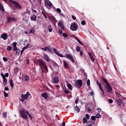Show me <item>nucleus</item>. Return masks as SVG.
<instances>
[{
	"instance_id": "1",
	"label": "nucleus",
	"mask_w": 126,
	"mask_h": 126,
	"mask_svg": "<svg viewBox=\"0 0 126 126\" xmlns=\"http://www.w3.org/2000/svg\"><path fill=\"white\" fill-rule=\"evenodd\" d=\"M20 114L22 118L25 120H27V119H28V116H27V115H28L29 118H31V119L33 118L31 114H30L28 111H26V110H25L24 108L20 110Z\"/></svg>"
},
{
	"instance_id": "2",
	"label": "nucleus",
	"mask_w": 126,
	"mask_h": 126,
	"mask_svg": "<svg viewBox=\"0 0 126 126\" xmlns=\"http://www.w3.org/2000/svg\"><path fill=\"white\" fill-rule=\"evenodd\" d=\"M37 62H38L37 63L38 65L40 66L42 70V72H44L43 68L44 69L45 72H48V67H47V65H46V63H45V62L43 61V60L41 59L38 60Z\"/></svg>"
},
{
	"instance_id": "3",
	"label": "nucleus",
	"mask_w": 126,
	"mask_h": 126,
	"mask_svg": "<svg viewBox=\"0 0 126 126\" xmlns=\"http://www.w3.org/2000/svg\"><path fill=\"white\" fill-rule=\"evenodd\" d=\"M30 93H29V92H27L26 94H21V99H20V101L21 102H24L25 100H27V99H28V97H29V96H30Z\"/></svg>"
},
{
	"instance_id": "4",
	"label": "nucleus",
	"mask_w": 126,
	"mask_h": 126,
	"mask_svg": "<svg viewBox=\"0 0 126 126\" xmlns=\"http://www.w3.org/2000/svg\"><path fill=\"white\" fill-rule=\"evenodd\" d=\"M70 29L72 30V31H76V30L78 29L77 24L75 22L72 23L70 26Z\"/></svg>"
},
{
	"instance_id": "5",
	"label": "nucleus",
	"mask_w": 126,
	"mask_h": 126,
	"mask_svg": "<svg viewBox=\"0 0 126 126\" xmlns=\"http://www.w3.org/2000/svg\"><path fill=\"white\" fill-rule=\"evenodd\" d=\"M75 87H77L78 89H80V88H81V87L82 86V80H78L75 82L74 84Z\"/></svg>"
},
{
	"instance_id": "6",
	"label": "nucleus",
	"mask_w": 126,
	"mask_h": 126,
	"mask_svg": "<svg viewBox=\"0 0 126 126\" xmlns=\"http://www.w3.org/2000/svg\"><path fill=\"white\" fill-rule=\"evenodd\" d=\"M11 2H12V3L15 4V8H17L18 9H21V8H22V7L21 6V5H20L19 4V3L18 2H17V1H13L12 0H11Z\"/></svg>"
},
{
	"instance_id": "7",
	"label": "nucleus",
	"mask_w": 126,
	"mask_h": 126,
	"mask_svg": "<svg viewBox=\"0 0 126 126\" xmlns=\"http://www.w3.org/2000/svg\"><path fill=\"white\" fill-rule=\"evenodd\" d=\"M105 87L107 89V92L108 93H110V92L113 90V88H112V86H111L110 84H108V85H105Z\"/></svg>"
},
{
	"instance_id": "8",
	"label": "nucleus",
	"mask_w": 126,
	"mask_h": 126,
	"mask_svg": "<svg viewBox=\"0 0 126 126\" xmlns=\"http://www.w3.org/2000/svg\"><path fill=\"white\" fill-rule=\"evenodd\" d=\"M17 20L15 18H10L9 17H7V21L6 23H9L10 22H12V21H16Z\"/></svg>"
},
{
	"instance_id": "9",
	"label": "nucleus",
	"mask_w": 126,
	"mask_h": 126,
	"mask_svg": "<svg viewBox=\"0 0 126 126\" xmlns=\"http://www.w3.org/2000/svg\"><path fill=\"white\" fill-rule=\"evenodd\" d=\"M53 51H54V53H55V54H56V55L59 56V57H61V58H63V55L60 54V53L59 52L58 50L56 49V48H53Z\"/></svg>"
},
{
	"instance_id": "10",
	"label": "nucleus",
	"mask_w": 126,
	"mask_h": 126,
	"mask_svg": "<svg viewBox=\"0 0 126 126\" xmlns=\"http://www.w3.org/2000/svg\"><path fill=\"white\" fill-rule=\"evenodd\" d=\"M66 57L67 59L70 60V61H71L72 63H74V59H73V57H72V56H71V55L67 54L66 55Z\"/></svg>"
},
{
	"instance_id": "11",
	"label": "nucleus",
	"mask_w": 126,
	"mask_h": 126,
	"mask_svg": "<svg viewBox=\"0 0 126 126\" xmlns=\"http://www.w3.org/2000/svg\"><path fill=\"white\" fill-rule=\"evenodd\" d=\"M44 3L45 4H46V5H47V6H49V7H51V6L53 5V4L52 3V2H51V1L48 0H45L44 1Z\"/></svg>"
},
{
	"instance_id": "12",
	"label": "nucleus",
	"mask_w": 126,
	"mask_h": 126,
	"mask_svg": "<svg viewBox=\"0 0 126 126\" xmlns=\"http://www.w3.org/2000/svg\"><path fill=\"white\" fill-rule=\"evenodd\" d=\"M43 58L45 61H46V62H47V63H49V62H50L51 61V60H50V58L49 57V56L47 54H44Z\"/></svg>"
},
{
	"instance_id": "13",
	"label": "nucleus",
	"mask_w": 126,
	"mask_h": 126,
	"mask_svg": "<svg viewBox=\"0 0 126 126\" xmlns=\"http://www.w3.org/2000/svg\"><path fill=\"white\" fill-rule=\"evenodd\" d=\"M88 54L92 62L94 63V62H95V59H94V57H93V55H92V53H91L90 52H89Z\"/></svg>"
},
{
	"instance_id": "14",
	"label": "nucleus",
	"mask_w": 126,
	"mask_h": 126,
	"mask_svg": "<svg viewBox=\"0 0 126 126\" xmlns=\"http://www.w3.org/2000/svg\"><path fill=\"white\" fill-rule=\"evenodd\" d=\"M63 65L64 67H65V68H67L68 69H69L70 68L69 65L68 64V63H66V61H65V60H63Z\"/></svg>"
},
{
	"instance_id": "15",
	"label": "nucleus",
	"mask_w": 126,
	"mask_h": 126,
	"mask_svg": "<svg viewBox=\"0 0 126 126\" xmlns=\"http://www.w3.org/2000/svg\"><path fill=\"white\" fill-rule=\"evenodd\" d=\"M1 38H2L3 40H6L7 38H8V37L7 36V34L4 33L1 35Z\"/></svg>"
},
{
	"instance_id": "16",
	"label": "nucleus",
	"mask_w": 126,
	"mask_h": 126,
	"mask_svg": "<svg viewBox=\"0 0 126 126\" xmlns=\"http://www.w3.org/2000/svg\"><path fill=\"white\" fill-rule=\"evenodd\" d=\"M31 19L32 21H36L37 16H36L34 14H32L31 16Z\"/></svg>"
},
{
	"instance_id": "17",
	"label": "nucleus",
	"mask_w": 126,
	"mask_h": 126,
	"mask_svg": "<svg viewBox=\"0 0 126 126\" xmlns=\"http://www.w3.org/2000/svg\"><path fill=\"white\" fill-rule=\"evenodd\" d=\"M58 25L60 26L62 30H64V25L63 24V23H62V22H59L58 23Z\"/></svg>"
},
{
	"instance_id": "18",
	"label": "nucleus",
	"mask_w": 126,
	"mask_h": 126,
	"mask_svg": "<svg viewBox=\"0 0 126 126\" xmlns=\"http://www.w3.org/2000/svg\"><path fill=\"white\" fill-rule=\"evenodd\" d=\"M116 102L117 104V106H121V104H122V100L120 99H116Z\"/></svg>"
},
{
	"instance_id": "19",
	"label": "nucleus",
	"mask_w": 126,
	"mask_h": 126,
	"mask_svg": "<svg viewBox=\"0 0 126 126\" xmlns=\"http://www.w3.org/2000/svg\"><path fill=\"white\" fill-rule=\"evenodd\" d=\"M42 97L44 98V99H48V94L47 93H44L41 94Z\"/></svg>"
},
{
	"instance_id": "20",
	"label": "nucleus",
	"mask_w": 126,
	"mask_h": 126,
	"mask_svg": "<svg viewBox=\"0 0 126 126\" xmlns=\"http://www.w3.org/2000/svg\"><path fill=\"white\" fill-rule=\"evenodd\" d=\"M102 81H103V82H104V83L105 84V85H108V84H109V82H108V81H107V80L105 79V78L102 77Z\"/></svg>"
},
{
	"instance_id": "21",
	"label": "nucleus",
	"mask_w": 126,
	"mask_h": 126,
	"mask_svg": "<svg viewBox=\"0 0 126 126\" xmlns=\"http://www.w3.org/2000/svg\"><path fill=\"white\" fill-rule=\"evenodd\" d=\"M59 77H55L54 78V82L53 83H58L59 82Z\"/></svg>"
},
{
	"instance_id": "22",
	"label": "nucleus",
	"mask_w": 126,
	"mask_h": 126,
	"mask_svg": "<svg viewBox=\"0 0 126 126\" xmlns=\"http://www.w3.org/2000/svg\"><path fill=\"white\" fill-rule=\"evenodd\" d=\"M59 66H55L53 67V70L55 71V72H57V71H59Z\"/></svg>"
},
{
	"instance_id": "23",
	"label": "nucleus",
	"mask_w": 126,
	"mask_h": 126,
	"mask_svg": "<svg viewBox=\"0 0 126 126\" xmlns=\"http://www.w3.org/2000/svg\"><path fill=\"white\" fill-rule=\"evenodd\" d=\"M10 85L11 87V88H13V87L14 86V85L13 84V81L12 80H10Z\"/></svg>"
},
{
	"instance_id": "24",
	"label": "nucleus",
	"mask_w": 126,
	"mask_h": 126,
	"mask_svg": "<svg viewBox=\"0 0 126 126\" xmlns=\"http://www.w3.org/2000/svg\"><path fill=\"white\" fill-rule=\"evenodd\" d=\"M99 89L100 90H101V91H102V93L101 94L102 95H104V94H105V92H104V90H103V88H102V85L100 86H99Z\"/></svg>"
},
{
	"instance_id": "25",
	"label": "nucleus",
	"mask_w": 126,
	"mask_h": 126,
	"mask_svg": "<svg viewBox=\"0 0 126 126\" xmlns=\"http://www.w3.org/2000/svg\"><path fill=\"white\" fill-rule=\"evenodd\" d=\"M99 89L100 90H101V91H102V93L101 94L102 95H104V94H105V92H104V90H103V88H102V85L100 86H99Z\"/></svg>"
},
{
	"instance_id": "26",
	"label": "nucleus",
	"mask_w": 126,
	"mask_h": 126,
	"mask_svg": "<svg viewBox=\"0 0 126 126\" xmlns=\"http://www.w3.org/2000/svg\"><path fill=\"white\" fill-rule=\"evenodd\" d=\"M74 110H75L77 112V113H79L80 112V109H79V108L77 106L74 107Z\"/></svg>"
},
{
	"instance_id": "27",
	"label": "nucleus",
	"mask_w": 126,
	"mask_h": 126,
	"mask_svg": "<svg viewBox=\"0 0 126 126\" xmlns=\"http://www.w3.org/2000/svg\"><path fill=\"white\" fill-rule=\"evenodd\" d=\"M3 83H4V85H6V84H7V79H6V78H3Z\"/></svg>"
},
{
	"instance_id": "28",
	"label": "nucleus",
	"mask_w": 126,
	"mask_h": 126,
	"mask_svg": "<svg viewBox=\"0 0 126 126\" xmlns=\"http://www.w3.org/2000/svg\"><path fill=\"white\" fill-rule=\"evenodd\" d=\"M0 10H1L3 12L4 11V8H3V6L0 3Z\"/></svg>"
},
{
	"instance_id": "29",
	"label": "nucleus",
	"mask_w": 126,
	"mask_h": 126,
	"mask_svg": "<svg viewBox=\"0 0 126 126\" xmlns=\"http://www.w3.org/2000/svg\"><path fill=\"white\" fill-rule=\"evenodd\" d=\"M95 117L96 118V119H101V114H100V113H97L95 116Z\"/></svg>"
},
{
	"instance_id": "30",
	"label": "nucleus",
	"mask_w": 126,
	"mask_h": 126,
	"mask_svg": "<svg viewBox=\"0 0 126 126\" xmlns=\"http://www.w3.org/2000/svg\"><path fill=\"white\" fill-rule=\"evenodd\" d=\"M67 87H68V89H69V90H71L72 89V86H71V85L70 83H68L67 84Z\"/></svg>"
},
{
	"instance_id": "31",
	"label": "nucleus",
	"mask_w": 126,
	"mask_h": 126,
	"mask_svg": "<svg viewBox=\"0 0 126 126\" xmlns=\"http://www.w3.org/2000/svg\"><path fill=\"white\" fill-rule=\"evenodd\" d=\"M48 28L49 32H52V31H53V29H52V26H48Z\"/></svg>"
},
{
	"instance_id": "32",
	"label": "nucleus",
	"mask_w": 126,
	"mask_h": 126,
	"mask_svg": "<svg viewBox=\"0 0 126 126\" xmlns=\"http://www.w3.org/2000/svg\"><path fill=\"white\" fill-rule=\"evenodd\" d=\"M16 51V55H17L18 56H19V55H20V53H21V51L19 49H17Z\"/></svg>"
},
{
	"instance_id": "33",
	"label": "nucleus",
	"mask_w": 126,
	"mask_h": 126,
	"mask_svg": "<svg viewBox=\"0 0 126 126\" xmlns=\"http://www.w3.org/2000/svg\"><path fill=\"white\" fill-rule=\"evenodd\" d=\"M75 39L78 42V43H79V44H80V45H83V44H82V42H81V41H80V40H79V39H78V38L75 37Z\"/></svg>"
},
{
	"instance_id": "34",
	"label": "nucleus",
	"mask_w": 126,
	"mask_h": 126,
	"mask_svg": "<svg viewBox=\"0 0 126 126\" xmlns=\"http://www.w3.org/2000/svg\"><path fill=\"white\" fill-rule=\"evenodd\" d=\"M30 33H34L35 32V29L32 28L30 30Z\"/></svg>"
},
{
	"instance_id": "35",
	"label": "nucleus",
	"mask_w": 126,
	"mask_h": 126,
	"mask_svg": "<svg viewBox=\"0 0 126 126\" xmlns=\"http://www.w3.org/2000/svg\"><path fill=\"white\" fill-rule=\"evenodd\" d=\"M25 81H28L29 80V76L28 75L25 76Z\"/></svg>"
},
{
	"instance_id": "36",
	"label": "nucleus",
	"mask_w": 126,
	"mask_h": 126,
	"mask_svg": "<svg viewBox=\"0 0 126 126\" xmlns=\"http://www.w3.org/2000/svg\"><path fill=\"white\" fill-rule=\"evenodd\" d=\"M53 48L54 47H51L50 46H49V47H48V50L49 51V52H53Z\"/></svg>"
},
{
	"instance_id": "37",
	"label": "nucleus",
	"mask_w": 126,
	"mask_h": 126,
	"mask_svg": "<svg viewBox=\"0 0 126 126\" xmlns=\"http://www.w3.org/2000/svg\"><path fill=\"white\" fill-rule=\"evenodd\" d=\"M41 50H42V51H44V52H47V51H48V47H45V48H42Z\"/></svg>"
},
{
	"instance_id": "38",
	"label": "nucleus",
	"mask_w": 126,
	"mask_h": 126,
	"mask_svg": "<svg viewBox=\"0 0 126 126\" xmlns=\"http://www.w3.org/2000/svg\"><path fill=\"white\" fill-rule=\"evenodd\" d=\"M83 124H86V123H87V120L86 119V118H84L83 119Z\"/></svg>"
},
{
	"instance_id": "39",
	"label": "nucleus",
	"mask_w": 126,
	"mask_h": 126,
	"mask_svg": "<svg viewBox=\"0 0 126 126\" xmlns=\"http://www.w3.org/2000/svg\"><path fill=\"white\" fill-rule=\"evenodd\" d=\"M12 49V48L11 46H8L7 47V51H11Z\"/></svg>"
},
{
	"instance_id": "40",
	"label": "nucleus",
	"mask_w": 126,
	"mask_h": 126,
	"mask_svg": "<svg viewBox=\"0 0 126 126\" xmlns=\"http://www.w3.org/2000/svg\"><path fill=\"white\" fill-rule=\"evenodd\" d=\"M93 95H94L93 91L89 93V96H93Z\"/></svg>"
},
{
	"instance_id": "41",
	"label": "nucleus",
	"mask_w": 126,
	"mask_h": 126,
	"mask_svg": "<svg viewBox=\"0 0 126 126\" xmlns=\"http://www.w3.org/2000/svg\"><path fill=\"white\" fill-rule=\"evenodd\" d=\"M29 46V44H28L25 47L23 48V51H25V50H26V49H27V48H28Z\"/></svg>"
},
{
	"instance_id": "42",
	"label": "nucleus",
	"mask_w": 126,
	"mask_h": 126,
	"mask_svg": "<svg viewBox=\"0 0 126 126\" xmlns=\"http://www.w3.org/2000/svg\"><path fill=\"white\" fill-rule=\"evenodd\" d=\"M91 120H92V121H95L96 120V117L93 116L91 117Z\"/></svg>"
},
{
	"instance_id": "43",
	"label": "nucleus",
	"mask_w": 126,
	"mask_h": 126,
	"mask_svg": "<svg viewBox=\"0 0 126 126\" xmlns=\"http://www.w3.org/2000/svg\"><path fill=\"white\" fill-rule=\"evenodd\" d=\"M4 97H6L8 96V94L6 93L5 91L3 92Z\"/></svg>"
},
{
	"instance_id": "44",
	"label": "nucleus",
	"mask_w": 126,
	"mask_h": 126,
	"mask_svg": "<svg viewBox=\"0 0 126 126\" xmlns=\"http://www.w3.org/2000/svg\"><path fill=\"white\" fill-rule=\"evenodd\" d=\"M76 51H77V52H80V47L77 46Z\"/></svg>"
},
{
	"instance_id": "45",
	"label": "nucleus",
	"mask_w": 126,
	"mask_h": 126,
	"mask_svg": "<svg viewBox=\"0 0 126 126\" xmlns=\"http://www.w3.org/2000/svg\"><path fill=\"white\" fill-rule=\"evenodd\" d=\"M64 93L65 94H69V91L68 90H65Z\"/></svg>"
},
{
	"instance_id": "46",
	"label": "nucleus",
	"mask_w": 126,
	"mask_h": 126,
	"mask_svg": "<svg viewBox=\"0 0 126 126\" xmlns=\"http://www.w3.org/2000/svg\"><path fill=\"white\" fill-rule=\"evenodd\" d=\"M63 35L65 38H66L68 36L66 33H63Z\"/></svg>"
},
{
	"instance_id": "47",
	"label": "nucleus",
	"mask_w": 126,
	"mask_h": 126,
	"mask_svg": "<svg viewBox=\"0 0 126 126\" xmlns=\"http://www.w3.org/2000/svg\"><path fill=\"white\" fill-rule=\"evenodd\" d=\"M56 10L59 13H61V12H62V10H61L60 8H57Z\"/></svg>"
},
{
	"instance_id": "48",
	"label": "nucleus",
	"mask_w": 126,
	"mask_h": 126,
	"mask_svg": "<svg viewBox=\"0 0 126 126\" xmlns=\"http://www.w3.org/2000/svg\"><path fill=\"white\" fill-rule=\"evenodd\" d=\"M86 118L87 119V120H89L90 117L88 114H86Z\"/></svg>"
},
{
	"instance_id": "49",
	"label": "nucleus",
	"mask_w": 126,
	"mask_h": 126,
	"mask_svg": "<svg viewBox=\"0 0 126 126\" xmlns=\"http://www.w3.org/2000/svg\"><path fill=\"white\" fill-rule=\"evenodd\" d=\"M6 115H7V113L4 112L3 113V118H6Z\"/></svg>"
},
{
	"instance_id": "50",
	"label": "nucleus",
	"mask_w": 126,
	"mask_h": 126,
	"mask_svg": "<svg viewBox=\"0 0 126 126\" xmlns=\"http://www.w3.org/2000/svg\"><path fill=\"white\" fill-rule=\"evenodd\" d=\"M87 84L88 86H89L90 85V80L88 79L87 82Z\"/></svg>"
},
{
	"instance_id": "51",
	"label": "nucleus",
	"mask_w": 126,
	"mask_h": 126,
	"mask_svg": "<svg viewBox=\"0 0 126 126\" xmlns=\"http://www.w3.org/2000/svg\"><path fill=\"white\" fill-rule=\"evenodd\" d=\"M85 24H86V22H85V21H82L81 25H85Z\"/></svg>"
},
{
	"instance_id": "52",
	"label": "nucleus",
	"mask_w": 126,
	"mask_h": 126,
	"mask_svg": "<svg viewBox=\"0 0 126 126\" xmlns=\"http://www.w3.org/2000/svg\"><path fill=\"white\" fill-rule=\"evenodd\" d=\"M108 102L110 104H112V103H113V99H109L108 100Z\"/></svg>"
},
{
	"instance_id": "53",
	"label": "nucleus",
	"mask_w": 126,
	"mask_h": 126,
	"mask_svg": "<svg viewBox=\"0 0 126 126\" xmlns=\"http://www.w3.org/2000/svg\"><path fill=\"white\" fill-rule=\"evenodd\" d=\"M96 84L97 85H98V86H100L101 85H102L101 84V83L99 82L98 81H96Z\"/></svg>"
},
{
	"instance_id": "54",
	"label": "nucleus",
	"mask_w": 126,
	"mask_h": 126,
	"mask_svg": "<svg viewBox=\"0 0 126 126\" xmlns=\"http://www.w3.org/2000/svg\"><path fill=\"white\" fill-rule=\"evenodd\" d=\"M96 110H97V112H98V113H101V108H97V109H96Z\"/></svg>"
},
{
	"instance_id": "55",
	"label": "nucleus",
	"mask_w": 126,
	"mask_h": 126,
	"mask_svg": "<svg viewBox=\"0 0 126 126\" xmlns=\"http://www.w3.org/2000/svg\"><path fill=\"white\" fill-rule=\"evenodd\" d=\"M42 14H43V15L44 16V17H45V18H47V15H46L45 14V13L44 12V11H42Z\"/></svg>"
},
{
	"instance_id": "56",
	"label": "nucleus",
	"mask_w": 126,
	"mask_h": 126,
	"mask_svg": "<svg viewBox=\"0 0 126 126\" xmlns=\"http://www.w3.org/2000/svg\"><path fill=\"white\" fill-rule=\"evenodd\" d=\"M58 31H59V33L60 34H63V31H62V30L59 29V30H58Z\"/></svg>"
},
{
	"instance_id": "57",
	"label": "nucleus",
	"mask_w": 126,
	"mask_h": 126,
	"mask_svg": "<svg viewBox=\"0 0 126 126\" xmlns=\"http://www.w3.org/2000/svg\"><path fill=\"white\" fill-rule=\"evenodd\" d=\"M3 60L4 61V62H7V61H8L7 58H6L5 57L3 58Z\"/></svg>"
},
{
	"instance_id": "58",
	"label": "nucleus",
	"mask_w": 126,
	"mask_h": 126,
	"mask_svg": "<svg viewBox=\"0 0 126 126\" xmlns=\"http://www.w3.org/2000/svg\"><path fill=\"white\" fill-rule=\"evenodd\" d=\"M80 55L81 57H82L83 56V52L82 51H80Z\"/></svg>"
},
{
	"instance_id": "59",
	"label": "nucleus",
	"mask_w": 126,
	"mask_h": 126,
	"mask_svg": "<svg viewBox=\"0 0 126 126\" xmlns=\"http://www.w3.org/2000/svg\"><path fill=\"white\" fill-rule=\"evenodd\" d=\"M9 75V74H8V73H5V74H4V76H5V77H8Z\"/></svg>"
},
{
	"instance_id": "60",
	"label": "nucleus",
	"mask_w": 126,
	"mask_h": 126,
	"mask_svg": "<svg viewBox=\"0 0 126 126\" xmlns=\"http://www.w3.org/2000/svg\"><path fill=\"white\" fill-rule=\"evenodd\" d=\"M88 112H91L92 111V109L90 108V107H88Z\"/></svg>"
},
{
	"instance_id": "61",
	"label": "nucleus",
	"mask_w": 126,
	"mask_h": 126,
	"mask_svg": "<svg viewBox=\"0 0 126 126\" xmlns=\"http://www.w3.org/2000/svg\"><path fill=\"white\" fill-rule=\"evenodd\" d=\"M56 118L57 121H60V119H59V115H56Z\"/></svg>"
},
{
	"instance_id": "62",
	"label": "nucleus",
	"mask_w": 126,
	"mask_h": 126,
	"mask_svg": "<svg viewBox=\"0 0 126 126\" xmlns=\"http://www.w3.org/2000/svg\"><path fill=\"white\" fill-rule=\"evenodd\" d=\"M13 50L14 51H16L17 50V48L16 46H13Z\"/></svg>"
},
{
	"instance_id": "63",
	"label": "nucleus",
	"mask_w": 126,
	"mask_h": 126,
	"mask_svg": "<svg viewBox=\"0 0 126 126\" xmlns=\"http://www.w3.org/2000/svg\"><path fill=\"white\" fill-rule=\"evenodd\" d=\"M72 19H73L74 20H75L76 19V18L75 17V16L72 15Z\"/></svg>"
},
{
	"instance_id": "64",
	"label": "nucleus",
	"mask_w": 126,
	"mask_h": 126,
	"mask_svg": "<svg viewBox=\"0 0 126 126\" xmlns=\"http://www.w3.org/2000/svg\"><path fill=\"white\" fill-rule=\"evenodd\" d=\"M16 45H17V43L16 42H13V47L16 46Z\"/></svg>"
}]
</instances>
